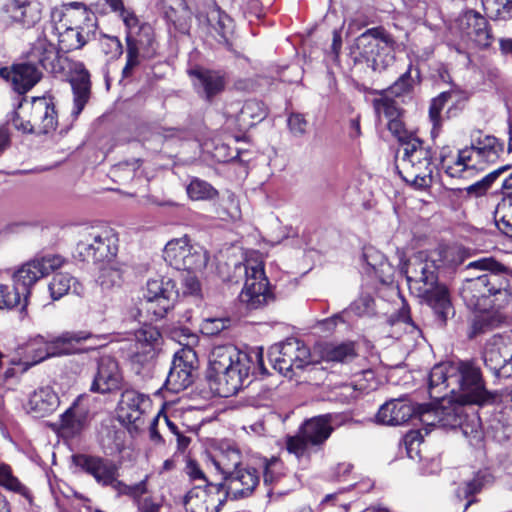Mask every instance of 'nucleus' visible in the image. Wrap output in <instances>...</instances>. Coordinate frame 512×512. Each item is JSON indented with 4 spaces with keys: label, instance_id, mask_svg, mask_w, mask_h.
<instances>
[{
    "label": "nucleus",
    "instance_id": "e433bc0d",
    "mask_svg": "<svg viewBox=\"0 0 512 512\" xmlns=\"http://www.w3.org/2000/svg\"><path fill=\"white\" fill-rule=\"evenodd\" d=\"M460 93L455 90L445 91L439 94L436 98H434L431 101L430 108H429V117L433 123V127H439L441 125V117L440 113L445 107L446 104L452 103V106H450L447 110V117H455L459 110V104H460Z\"/></svg>",
    "mask_w": 512,
    "mask_h": 512
},
{
    "label": "nucleus",
    "instance_id": "680f3d73",
    "mask_svg": "<svg viewBox=\"0 0 512 512\" xmlns=\"http://www.w3.org/2000/svg\"><path fill=\"white\" fill-rule=\"evenodd\" d=\"M148 480L149 475H146L140 482L129 485L127 497H130L134 504H137L139 500H143L142 496L148 493Z\"/></svg>",
    "mask_w": 512,
    "mask_h": 512
},
{
    "label": "nucleus",
    "instance_id": "bf43d9fd",
    "mask_svg": "<svg viewBox=\"0 0 512 512\" xmlns=\"http://www.w3.org/2000/svg\"><path fill=\"white\" fill-rule=\"evenodd\" d=\"M288 127L294 136L300 137L306 133L307 121L302 114L293 113L288 117Z\"/></svg>",
    "mask_w": 512,
    "mask_h": 512
},
{
    "label": "nucleus",
    "instance_id": "8fccbe9b",
    "mask_svg": "<svg viewBox=\"0 0 512 512\" xmlns=\"http://www.w3.org/2000/svg\"><path fill=\"white\" fill-rule=\"evenodd\" d=\"M126 43L127 61L122 73L124 77H129L131 76L133 70L140 64L142 56L140 52H138L136 43L132 41V35L128 34L126 36Z\"/></svg>",
    "mask_w": 512,
    "mask_h": 512
},
{
    "label": "nucleus",
    "instance_id": "49530a36",
    "mask_svg": "<svg viewBox=\"0 0 512 512\" xmlns=\"http://www.w3.org/2000/svg\"><path fill=\"white\" fill-rule=\"evenodd\" d=\"M495 222L503 234L512 237V200L506 196L497 206Z\"/></svg>",
    "mask_w": 512,
    "mask_h": 512
},
{
    "label": "nucleus",
    "instance_id": "338daca9",
    "mask_svg": "<svg viewBox=\"0 0 512 512\" xmlns=\"http://www.w3.org/2000/svg\"><path fill=\"white\" fill-rule=\"evenodd\" d=\"M138 512H160L161 503L156 502L153 497L147 496L143 500H139L137 504Z\"/></svg>",
    "mask_w": 512,
    "mask_h": 512
},
{
    "label": "nucleus",
    "instance_id": "a19ab883",
    "mask_svg": "<svg viewBox=\"0 0 512 512\" xmlns=\"http://www.w3.org/2000/svg\"><path fill=\"white\" fill-rule=\"evenodd\" d=\"M207 21L220 36L219 41L228 43L229 35L232 33L233 29L232 19L216 7L208 13Z\"/></svg>",
    "mask_w": 512,
    "mask_h": 512
},
{
    "label": "nucleus",
    "instance_id": "6e6552de",
    "mask_svg": "<svg viewBox=\"0 0 512 512\" xmlns=\"http://www.w3.org/2000/svg\"><path fill=\"white\" fill-rule=\"evenodd\" d=\"M172 338L182 348L174 354L164 386L168 391L179 393L193 383V371L197 363L193 347L198 343V336L187 328H179L172 332Z\"/></svg>",
    "mask_w": 512,
    "mask_h": 512
},
{
    "label": "nucleus",
    "instance_id": "6e6d98bb",
    "mask_svg": "<svg viewBox=\"0 0 512 512\" xmlns=\"http://www.w3.org/2000/svg\"><path fill=\"white\" fill-rule=\"evenodd\" d=\"M351 310L359 315H371L374 312V299L369 294H362L351 304Z\"/></svg>",
    "mask_w": 512,
    "mask_h": 512
},
{
    "label": "nucleus",
    "instance_id": "39448f33",
    "mask_svg": "<svg viewBox=\"0 0 512 512\" xmlns=\"http://www.w3.org/2000/svg\"><path fill=\"white\" fill-rule=\"evenodd\" d=\"M52 19L64 51L82 48L94 38L97 30L96 16L78 2L64 5V10L54 9Z\"/></svg>",
    "mask_w": 512,
    "mask_h": 512
},
{
    "label": "nucleus",
    "instance_id": "f03ea898",
    "mask_svg": "<svg viewBox=\"0 0 512 512\" xmlns=\"http://www.w3.org/2000/svg\"><path fill=\"white\" fill-rule=\"evenodd\" d=\"M467 271L480 272L463 281L460 295L466 306L479 312L473 319L474 333H482L495 324L494 312L512 301V287L507 277L512 275L505 265L492 257H483L469 262Z\"/></svg>",
    "mask_w": 512,
    "mask_h": 512
},
{
    "label": "nucleus",
    "instance_id": "603ef678",
    "mask_svg": "<svg viewBox=\"0 0 512 512\" xmlns=\"http://www.w3.org/2000/svg\"><path fill=\"white\" fill-rule=\"evenodd\" d=\"M22 298L18 286L10 289L9 286L0 283V309L18 306Z\"/></svg>",
    "mask_w": 512,
    "mask_h": 512
},
{
    "label": "nucleus",
    "instance_id": "0eeeda50",
    "mask_svg": "<svg viewBox=\"0 0 512 512\" xmlns=\"http://www.w3.org/2000/svg\"><path fill=\"white\" fill-rule=\"evenodd\" d=\"M397 169L402 179L415 188L430 187L436 169L432 149L419 138L410 139L403 147Z\"/></svg>",
    "mask_w": 512,
    "mask_h": 512
},
{
    "label": "nucleus",
    "instance_id": "3c124183",
    "mask_svg": "<svg viewBox=\"0 0 512 512\" xmlns=\"http://www.w3.org/2000/svg\"><path fill=\"white\" fill-rule=\"evenodd\" d=\"M488 475L485 473H477L476 476L469 482H466L462 487L457 490V497L462 500L478 493L487 482Z\"/></svg>",
    "mask_w": 512,
    "mask_h": 512
},
{
    "label": "nucleus",
    "instance_id": "7c9ffc66",
    "mask_svg": "<svg viewBox=\"0 0 512 512\" xmlns=\"http://www.w3.org/2000/svg\"><path fill=\"white\" fill-rule=\"evenodd\" d=\"M70 84L74 95L72 115L77 117L83 110L90 97V75L83 63H75L70 75Z\"/></svg>",
    "mask_w": 512,
    "mask_h": 512
},
{
    "label": "nucleus",
    "instance_id": "f704fd0d",
    "mask_svg": "<svg viewBox=\"0 0 512 512\" xmlns=\"http://www.w3.org/2000/svg\"><path fill=\"white\" fill-rule=\"evenodd\" d=\"M59 405V397L55 391L49 387H39L29 397L27 409L35 417H44L49 415Z\"/></svg>",
    "mask_w": 512,
    "mask_h": 512
},
{
    "label": "nucleus",
    "instance_id": "cd10ccee",
    "mask_svg": "<svg viewBox=\"0 0 512 512\" xmlns=\"http://www.w3.org/2000/svg\"><path fill=\"white\" fill-rule=\"evenodd\" d=\"M122 376L118 363L110 356H103L98 362V370L91 385V391L105 394L119 390Z\"/></svg>",
    "mask_w": 512,
    "mask_h": 512
},
{
    "label": "nucleus",
    "instance_id": "5fc2aeb1",
    "mask_svg": "<svg viewBox=\"0 0 512 512\" xmlns=\"http://www.w3.org/2000/svg\"><path fill=\"white\" fill-rule=\"evenodd\" d=\"M230 320L227 318H208L203 320L201 324L202 333L214 336L228 328Z\"/></svg>",
    "mask_w": 512,
    "mask_h": 512
},
{
    "label": "nucleus",
    "instance_id": "de8ad7c7",
    "mask_svg": "<svg viewBox=\"0 0 512 512\" xmlns=\"http://www.w3.org/2000/svg\"><path fill=\"white\" fill-rule=\"evenodd\" d=\"M508 169V166H502L489 174L483 177L481 180L473 183L472 185L466 188V192L469 195H473L475 197H479L484 195L487 190L491 187L492 183L502 174L504 171Z\"/></svg>",
    "mask_w": 512,
    "mask_h": 512
},
{
    "label": "nucleus",
    "instance_id": "393cba45",
    "mask_svg": "<svg viewBox=\"0 0 512 512\" xmlns=\"http://www.w3.org/2000/svg\"><path fill=\"white\" fill-rule=\"evenodd\" d=\"M149 406L148 396L132 389L125 390L120 400V418L134 429H139L144 424V414Z\"/></svg>",
    "mask_w": 512,
    "mask_h": 512
},
{
    "label": "nucleus",
    "instance_id": "ea45409f",
    "mask_svg": "<svg viewBox=\"0 0 512 512\" xmlns=\"http://www.w3.org/2000/svg\"><path fill=\"white\" fill-rule=\"evenodd\" d=\"M287 477L283 462L277 457L265 458L263 461V483L275 487Z\"/></svg>",
    "mask_w": 512,
    "mask_h": 512
},
{
    "label": "nucleus",
    "instance_id": "e2e57ef3",
    "mask_svg": "<svg viewBox=\"0 0 512 512\" xmlns=\"http://www.w3.org/2000/svg\"><path fill=\"white\" fill-rule=\"evenodd\" d=\"M0 485L12 490L17 489L20 485L18 480L12 475L10 467L3 463H0Z\"/></svg>",
    "mask_w": 512,
    "mask_h": 512
},
{
    "label": "nucleus",
    "instance_id": "dca6fc26",
    "mask_svg": "<svg viewBox=\"0 0 512 512\" xmlns=\"http://www.w3.org/2000/svg\"><path fill=\"white\" fill-rule=\"evenodd\" d=\"M482 359L497 377L512 375V331L496 334L489 338L484 346Z\"/></svg>",
    "mask_w": 512,
    "mask_h": 512
},
{
    "label": "nucleus",
    "instance_id": "4d7b16f0",
    "mask_svg": "<svg viewBox=\"0 0 512 512\" xmlns=\"http://www.w3.org/2000/svg\"><path fill=\"white\" fill-rule=\"evenodd\" d=\"M387 127L398 141L401 142L402 147H404L406 142L410 139H418V137L413 136L405 130L404 125L399 118L388 121Z\"/></svg>",
    "mask_w": 512,
    "mask_h": 512
},
{
    "label": "nucleus",
    "instance_id": "c03bdc74",
    "mask_svg": "<svg viewBox=\"0 0 512 512\" xmlns=\"http://www.w3.org/2000/svg\"><path fill=\"white\" fill-rule=\"evenodd\" d=\"M186 191L188 197L194 201L212 200L218 195V191L211 184L199 178H193Z\"/></svg>",
    "mask_w": 512,
    "mask_h": 512
},
{
    "label": "nucleus",
    "instance_id": "58836bf2",
    "mask_svg": "<svg viewBox=\"0 0 512 512\" xmlns=\"http://www.w3.org/2000/svg\"><path fill=\"white\" fill-rule=\"evenodd\" d=\"M323 360L328 362H349L356 357L353 342L325 343L320 350Z\"/></svg>",
    "mask_w": 512,
    "mask_h": 512
},
{
    "label": "nucleus",
    "instance_id": "423d86ee",
    "mask_svg": "<svg viewBox=\"0 0 512 512\" xmlns=\"http://www.w3.org/2000/svg\"><path fill=\"white\" fill-rule=\"evenodd\" d=\"M504 152V143L493 135L480 131L471 135L470 146L459 150L452 164L442 157V168L450 177H461L467 169H484L493 164Z\"/></svg>",
    "mask_w": 512,
    "mask_h": 512
},
{
    "label": "nucleus",
    "instance_id": "69168bd1",
    "mask_svg": "<svg viewBox=\"0 0 512 512\" xmlns=\"http://www.w3.org/2000/svg\"><path fill=\"white\" fill-rule=\"evenodd\" d=\"M186 473L191 480L200 481L201 485L210 484L207 481L204 472L202 471V469L199 467V465L195 461H192V460L188 461L187 466H186Z\"/></svg>",
    "mask_w": 512,
    "mask_h": 512
},
{
    "label": "nucleus",
    "instance_id": "f3484780",
    "mask_svg": "<svg viewBox=\"0 0 512 512\" xmlns=\"http://www.w3.org/2000/svg\"><path fill=\"white\" fill-rule=\"evenodd\" d=\"M42 16V6L37 1L3 0L0 2V29L35 26Z\"/></svg>",
    "mask_w": 512,
    "mask_h": 512
},
{
    "label": "nucleus",
    "instance_id": "f8f14e48",
    "mask_svg": "<svg viewBox=\"0 0 512 512\" xmlns=\"http://www.w3.org/2000/svg\"><path fill=\"white\" fill-rule=\"evenodd\" d=\"M118 238L110 227H91L83 231L77 248L86 260L109 261L116 256Z\"/></svg>",
    "mask_w": 512,
    "mask_h": 512
},
{
    "label": "nucleus",
    "instance_id": "1a4fd4ad",
    "mask_svg": "<svg viewBox=\"0 0 512 512\" xmlns=\"http://www.w3.org/2000/svg\"><path fill=\"white\" fill-rule=\"evenodd\" d=\"M10 121L17 130L24 133L34 130L48 133L57 125L54 105L45 97H34L31 102H20Z\"/></svg>",
    "mask_w": 512,
    "mask_h": 512
},
{
    "label": "nucleus",
    "instance_id": "052dcab7",
    "mask_svg": "<svg viewBox=\"0 0 512 512\" xmlns=\"http://www.w3.org/2000/svg\"><path fill=\"white\" fill-rule=\"evenodd\" d=\"M422 440H423V437H422L421 431H410L409 433H407L405 435L404 443H405V446L407 449L408 456L410 458H412V459L415 458V456L413 455L414 451H415V455L419 456L421 458V456L419 455V451L417 450V447L420 445Z\"/></svg>",
    "mask_w": 512,
    "mask_h": 512
},
{
    "label": "nucleus",
    "instance_id": "bb28decb",
    "mask_svg": "<svg viewBox=\"0 0 512 512\" xmlns=\"http://www.w3.org/2000/svg\"><path fill=\"white\" fill-rule=\"evenodd\" d=\"M91 336V333L87 331L64 332L51 340H46L43 336H37L29 345L31 349L37 352L33 364L39 363L47 357L54 355V349L59 346L80 343L91 338Z\"/></svg>",
    "mask_w": 512,
    "mask_h": 512
},
{
    "label": "nucleus",
    "instance_id": "2eb2a0df",
    "mask_svg": "<svg viewBox=\"0 0 512 512\" xmlns=\"http://www.w3.org/2000/svg\"><path fill=\"white\" fill-rule=\"evenodd\" d=\"M179 297L176 283L169 277L150 279L146 284L144 308L152 320L163 318Z\"/></svg>",
    "mask_w": 512,
    "mask_h": 512
},
{
    "label": "nucleus",
    "instance_id": "9d476101",
    "mask_svg": "<svg viewBox=\"0 0 512 512\" xmlns=\"http://www.w3.org/2000/svg\"><path fill=\"white\" fill-rule=\"evenodd\" d=\"M393 38L382 28L375 27L362 33L355 42V49L374 71L386 69L393 57Z\"/></svg>",
    "mask_w": 512,
    "mask_h": 512
},
{
    "label": "nucleus",
    "instance_id": "a211bd4d",
    "mask_svg": "<svg viewBox=\"0 0 512 512\" xmlns=\"http://www.w3.org/2000/svg\"><path fill=\"white\" fill-rule=\"evenodd\" d=\"M63 263L64 259L59 255H46L25 263L13 274L14 286L19 287L25 303L30 294V288L39 279L60 268Z\"/></svg>",
    "mask_w": 512,
    "mask_h": 512
},
{
    "label": "nucleus",
    "instance_id": "f257e3e1",
    "mask_svg": "<svg viewBox=\"0 0 512 512\" xmlns=\"http://www.w3.org/2000/svg\"><path fill=\"white\" fill-rule=\"evenodd\" d=\"M429 394L436 402L420 412L426 425L456 428L461 430L471 445L483 439L479 421L468 431L463 423L464 405H489L502 401L503 395L486 389L481 368L473 360L447 361L436 364L429 374Z\"/></svg>",
    "mask_w": 512,
    "mask_h": 512
},
{
    "label": "nucleus",
    "instance_id": "ddd939ff",
    "mask_svg": "<svg viewBox=\"0 0 512 512\" xmlns=\"http://www.w3.org/2000/svg\"><path fill=\"white\" fill-rule=\"evenodd\" d=\"M238 268L243 269L246 275L245 284L240 293V301L248 309L262 308L273 300L262 262L247 260Z\"/></svg>",
    "mask_w": 512,
    "mask_h": 512
},
{
    "label": "nucleus",
    "instance_id": "473e14b6",
    "mask_svg": "<svg viewBox=\"0 0 512 512\" xmlns=\"http://www.w3.org/2000/svg\"><path fill=\"white\" fill-rule=\"evenodd\" d=\"M414 413L415 409L410 403L393 399L380 407L376 418L379 423L397 426L406 423Z\"/></svg>",
    "mask_w": 512,
    "mask_h": 512
},
{
    "label": "nucleus",
    "instance_id": "0e129e2a",
    "mask_svg": "<svg viewBox=\"0 0 512 512\" xmlns=\"http://www.w3.org/2000/svg\"><path fill=\"white\" fill-rule=\"evenodd\" d=\"M120 272L112 267H103L99 276L101 285H115L120 281Z\"/></svg>",
    "mask_w": 512,
    "mask_h": 512
},
{
    "label": "nucleus",
    "instance_id": "13d9d810",
    "mask_svg": "<svg viewBox=\"0 0 512 512\" xmlns=\"http://www.w3.org/2000/svg\"><path fill=\"white\" fill-rule=\"evenodd\" d=\"M194 271H187L182 275L181 283L183 295H196L200 291V283Z\"/></svg>",
    "mask_w": 512,
    "mask_h": 512
},
{
    "label": "nucleus",
    "instance_id": "a878e982",
    "mask_svg": "<svg viewBox=\"0 0 512 512\" xmlns=\"http://www.w3.org/2000/svg\"><path fill=\"white\" fill-rule=\"evenodd\" d=\"M0 75L10 81L19 94L28 92L42 77L41 71L30 61L14 64L11 68H2Z\"/></svg>",
    "mask_w": 512,
    "mask_h": 512
},
{
    "label": "nucleus",
    "instance_id": "79ce46f5",
    "mask_svg": "<svg viewBox=\"0 0 512 512\" xmlns=\"http://www.w3.org/2000/svg\"><path fill=\"white\" fill-rule=\"evenodd\" d=\"M420 81V71L409 65L404 72L390 87L389 92L397 97L410 93L414 86Z\"/></svg>",
    "mask_w": 512,
    "mask_h": 512
},
{
    "label": "nucleus",
    "instance_id": "b1692460",
    "mask_svg": "<svg viewBox=\"0 0 512 512\" xmlns=\"http://www.w3.org/2000/svg\"><path fill=\"white\" fill-rule=\"evenodd\" d=\"M72 461L75 466L92 476L102 486H106L119 471L114 461L99 456L76 454L73 455Z\"/></svg>",
    "mask_w": 512,
    "mask_h": 512
},
{
    "label": "nucleus",
    "instance_id": "4c0bfd02",
    "mask_svg": "<svg viewBox=\"0 0 512 512\" xmlns=\"http://www.w3.org/2000/svg\"><path fill=\"white\" fill-rule=\"evenodd\" d=\"M50 296L53 300H59L69 293L81 295L83 286L71 274L59 272L53 275L49 283Z\"/></svg>",
    "mask_w": 512,
    "mask_h": 512
},
{
    "label": "nucleus",
    "instance_id": "37998d69",
    "mask_svg": "<svg viewBox=\"0 0 512 512\" xmlns=\"http://www.w3.org/2000/svg\"><path fill=\"white\" fill-rule=\"evenodd\" d=\"M481 3L492 20H512V0H481Z\"/></svg>",
    "mask_w": 512,
    "mask_h": 512
},
{
    "label": "nucleus",
    "instance_id": "412c9836",
    "mask_svg": "<svg viewBox=\"0 0 512 512\" xmlns=\"http://www.w3.org/2000/svg\"><path fill=\"white\" fill-rule=\"evenodd\" d=\"M227 122L239 130H247L267 116L264 104L258 100H248L243 105L232 103L226 107Z\"/></svg>",
    "mask_w": 512,
    "mask_h": 512
},
{
    "label": "nucleus",
    "instance_id": "7ed1b4c3",
    "mask_svg": "<svg viewBox=\"0 0 512 512\" xmlns=\"http://www.w3.org/2000/svg\"><path fill=\"white\" fill-rule=\"evenodd\" d=\"M256 365L266 372L262 349L243 352L232 344L218 345L209 355L208 378L217 385L219 395L229 397L250 383L249 376Z\"/></svg>",
    "mask_w": 512,
    "mask_h": 512
},
{
    "label": "nucleus",
    "instance_id": "4be33fe9",
    "mask_svg": "<svg viewBox=\"0 0 512 512\" xmlns=\"http://www.w3.org/2000/svg\"><path fill=\"white\" fill-rule=\"evenodd\" d=\"M225 495L231 499L238 500L249 497L259 485L260 477L256 469L241 466L230 475L224 478Z\"/></svg>",
    "mask_w": 512,
    "mask_h": 512
},
{
    "label": "nucleus",
    "instance_id": "4468645a",
    "mask_svg": "<svg viewBox=\"0 0 512 512\" xmlns=\"http://www.w3.org/2000/svg\"><path fill=\"white\" fill-rule=\"evenodd\" d=\"M268 357L273 368L287 377H292L295 370H301L311 363L309 348L295 338L273 345Z\"/></svg>",
    "mask_w": 512,
    "mask_h": 512
},
{
    "label": "nucleus",
    "instance_id": "aec40b11",
    "mask_svg": "<svg viewBox=\"0 0 512 512\" xmlns=\"http://www.w3.org/2000/svg\"><path fill=\"white\" fill-rule=\"evenodd\" d=\"M224 491L222 485H195L185 497L187 512H219L223 505Z\"/></svg>",
    "mask_w": 512,
    "mask_h": 512
},
{
    "label": "nucleus",
    "instance_id": "6ab92c4d",
    "mask_svg": "<svg viewBox=\"0 0 512 512\" xmlns=\"http://www.w3.org/2000/svg\"><path fill=\"white\" fill-rule=\"evenodd\" d=\"M459 36L470 47L486 48L492 42V34L487 19L479 12L468 10L458 20Z\"/></svg>",
    "mask_w": 512,
    "mask_h": 512
},
{
    "label": "nucleus",
    "instance_id": "c9c22d12",
    "mask_svg": "<svg viewBox=\"0 0 512 512\" xmlns=\"http://www.w3.org/2000/svg\"><path fill=\"white\" fill-rule=\"evenodd\" d=\"M332 418V415L327 414L310 419L304 423L300 432L310 445H321L332 433Z\"/></svg>",
    "mask_w": 512,
    "mask_h": 512
},
{
    "label": "nucleus",
    "instance_id": "c85d7f7f",
    "mask_svg": "<svg viewBox=\"0 0 512 512\" xmlns=\"http://www.w3.org/2000/svg\"><path fill=\"white\" fill-rule=\"evenodd\" d=\"M89 420V407L83 396L77 397L73 404L61 415L60 431L63 435L72 437L79 434Z\"/></svg>",
    "mask_w": 512,
    "mask_h": 512
},
{
    "label": "nucleus",
    "instance_id": "5701e85b",
    "mask_svg": "<svg viewBox=\"0 0 512 512\" xmlns=\"http://www.w3.org/2000/svg\"><path fill=\"white\" fill-rule=\"evenodd\" d=\"M162 336L154 326H143L135 332V340L131 348V358L134 362L144 364L152 360L160 348Z\"/></svg>",
    "mask_w": 512,
    "mask_h": 512
},
{
    "label": "nucleus",
    "instance_id": "72a5a7b5",
    "mask_svg": "<svg viewBox=\"0 0 512 512\" xmlns=\"http://www.w3.org/2000/svg\"><path fill=\"white\" fill-rule=\"evenodd\" d=\"M31 63L38 62L45 70L55 72L58 62V50L45 35H40L28 53Z\"/></svg>",
    "mask_w": 512,
    "mask_h": 512
},
{
    "label": "nucleus",
    "instance_id": "9b49d317",
    "mask_svg": "<svg viewBox=\"0 0 512 512\" xmlns=\"http://www.w3.org/2000/svg\"><path fill=\"white\" fill-rule=\"evenodd\" d=\"M163 258L170 266L184 271H200L208 263L207 251L201 245L192 243L188 236L168 241Z\"/></svg>",
    "mask_w": 512,
    "mask_h": 512
},
{
    "label": "nucleus",
    "instance_id": "774afa93",
    "mask_svg": "<svg viewBox=\"0 0 512 512\" xmlns=\"http://www.w3.org/2000/svg\"><path fill=\"white\" fill-rule=\"evenodd\" d=\"M119 471L112 477L109 483L105 487H111L117 494L118 497L127 496L129 491V485L118 479Z\"/></svg>",
    "mask_w": 512,
    "mask_h": 512
},
{
    "label": "nucleus",
    "instance_id": "864d4df0",
    "mask_svg": "<svg viewBox=\"0 0 512 512\" xmlns=\"http://www.w3.org/2000/svg\"><path fill=\"white\" fill-rule=\"evenodd\" d=\"M309 442L299 432L298 435L287 438L286 448L290 454H294L298 459L308 455Z\"/></svg>",
    "mask_w": 512,
    "mask_h": 512
},
{
    "label": "nucleus",
    "instance_id": "09e8293b",
    "mask_svg": "<svg viewBox=\"0 0 512 512\" xmlns=\"http://www.w3.org/2000/svg\"><path fill=\"white\" fill-rule=\"evenodd\" d=\"M374 108L379 117L383 115L388 121L399 118L401 114L396 102L388 97L374 100Z\"/></svg>",
    "mask_w": 512,
    "mask_h": 512
},
{
    "label": "nucleus",
    "instance_id": "a18cd8bd",
    "mask_svg": "<svg viewBox=\"0 0 512 512\" xmlns=\"http://www.w3.org/2000/svg\"><path fill=\"white\" fill-rule=\"evenodd\" d=\"M132 41L136 43L138 52H140L142 58H152L155 53V39L152 28L148 25L140 27V32L137 38L132 36Z\"/></svg>",
    "mask_w": 512,
    "mask_h": 512
},
{
    "label": "nucleus",
    "instance_id": "20e7f679",
    "mask_svg": "<svg viewBox=\"0 0 512 512\" xmlns=\"http://www.w3.org/2000/svg\"><path fill=\"white\" fill-rule=\"evenodd\" d=\"M438 266L425 252L413 255L404 266L410 289L432 309L441 325L454 315L448 288L438 283Z\"/></svg>",
    "mask_w": 512,
    "mask_h": 512
},
{
    "label": "nucleus",
    "instance_id": "c756f323",
    "mask_svg": "<svg viewBox=\"0 0 512 512\" xmlns=\"http://www.w3.org/2000/svg\"><path fill=\"white\" fill-rule=\"evenodd\" d=\"M215 469L223 476L233 473L242 466V453L237 446L230 442H221L210 455Z\"/></svg>",
    "mask_w": 512,
    "mask_h": 512
},
{
    "label": "nucleus",
    "instance_id": "2f4dec72",
    "mask_svg": "<svg viewBox=\"0 0 512 512\" xmlns=\"http://www.w3.org/2000/svg\"><path fill=\"white\" fill-rule=\"evenodd\" d=\"M190 75L197 92L207 100L224 90L225 80L220 72L196 68L190 71Z\"/></svg>",
    "mask_w": 512,
    "mask_h": 512
}]
</instances>
